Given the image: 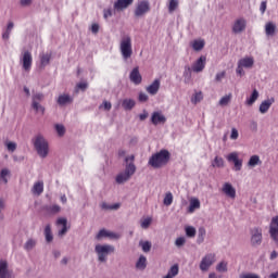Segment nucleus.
<instances>
[{
	"label": "nucleus",
	"instance_id": "nucleus-1",
	"mask_svg": "<svg viewBox=\"0 0 278 278\" xmlns=\"http://www.w3.org/2000/svg\"><path fill=\"white\" fill-rule=\"evenodd\" d=\"M134 160H136V156L134 154L125 157L126 167L124 172L119 173L116 176V184H125V181H129L132 175L136 174V164H134Z\"/></svg>",
	"mask_w": 278,
	"mask_h": 278
},
{
	"label": "nucleus",
	"instance_id": "nucleus-2",
	"mask_svg": "<svg viewBox=\"0 0 278 278\" xmlns=\"http://www.w3.org/2000/svg\"><path fill=\"white\" fill-rule=\"evenodd\" d=\"M170 162V152L162 149L160 152L152 154L148 161L149 166L152 168H163Z\"/></svg>",
	"mask_w": 278,
	"mask_h": 278
},
{
	"label": "nucleus",
	"instance_id": "nucleus-3",
	"mask_svg": "<svg viewBox=\"0 0 278 278\" xmlns=\"http://www.w3.org/2000/svg\"><path fill=\"white\" fill-rule=\"evenodd\" d=\"M34 148L36 149L39 157H47L49 155V142H47V139L42 135H37L33 139Z\"/></svg>",
	"mask_w": 278,
	"mask_h": 278
},
{
	"label": "nucleus",
	"instance_id": "nucleus-4",
	"mask_svg": "<svg viewBox=\"0 0 278 278\" xmlns=\"http://www.w3.org/2000/svg\"><path fill=\"white\" fill-rule=\"evenodd\" d=\"M119 51L123 60H129L134 55V49L131 47V37L129 35H124L119 41Z\"/></svg>",
	"mask_w": 278,
	"mask_h": 278
},
{
	"label": "nucleus",
	"instance_id": "nucleus-5",
	"mask_svg": "<svg viewBox=\"0 0 278 278\" xmlns=\"http://www.w3.org/2000/svg\"><path fill=\"white\" fill-rule=\"evenodd\" d=\"M94 251L98 255V260L103 263L108 262V255H110V253H114L115 249L114 245L110 244H97Z\"/></svg>",
	"mask_w": 278,
	"mask_h": 278
},
{
	"label": "nucleus",
	"instance_id": "nucleus-6",
	"mask_svg": "<svg viewBox=\"0 0 278 278\" xmlns=\"http://www.w3.org/2000/svg\"><path fill=\"white\" fill-rule=\"evenodd\" d=\"M215 262H216L215 253L205 254L200 263V270H202L203 273H206V270H210V267L213 266Z\"/></svg>",
	"mask_w": 278,
	"mask_h": 278
},
{
	"label": "nucleus",
	"instance_id": "nucleus-7",
	"mask_svg": "<svg viewBox=\"0 0 278 278\" xmlns=\"http://www.w3.org/2000/svg\"><path fill=\"white\" fill-rule=\"evenodd\" d=\"M250 235H251V245L252 247H260L262 244L263 236H262V228L260 227H254L250 229Z\"/></svg>",
	"mask_w": 278,
	"mask_h": 278
},
{
	"label": "nucleus",
	"instance_id": "nucleus-8",
	"mask_svg": "<svg viewBox=\"0 0 278 278\" xmlns=\"http://www.w3.org/2000/svg\"><path fill=\"white\" fill-rule=\"evenodd\" d=\"M148 12H151V3L148 0L140 1L135 9V16L140 18V16H144Z\"/></svg>",
	"mask_w": 278,
	"mask_h": 278
},
{
	"label": "nucleus",
	"instance_id": "nucleus-9",
	"mask_svg": "<svg viewBox=\"0 0 278 278\" xmlns=\"http://www.w3.org/2000/svg\"><path fill=\"white\" fill-rule=\"evenodd\" d=\"M0 278H14V271L10 269L8 261H0Z\"/></svg>",
	"mask_w": 278,
	"mask_h": 278
},
{
	"label": "nucleus",
	"instance_id": "nucleus-10",
	"mask_svg": "<svg viewBox=\"0 0 278 278\" xmlns=\"http://www.w3.org/2000/svg\"><path fill=\"white\" fill-rule=\"evenodd\" d=\"M207 62V58L205 55H201L193 64L192 71L193 73H203L205 68V64Z\"/></svg>",
	"mask_w": 278,
	"mask_h": 278
},
{
	"label": "nucleus",
	"instance_id": "nucleus-11",
	"mask_svg": "<svg viewBox=\"0 0 278 278\" xmlns=\"http://www.w3.org/2000/svg\"><path fill=\"white\" fill-rule=\"evenodd\" d=\"M244 29H247V20L244 17L236 20L232 25V34H242Z\"/></svg>",
	"mask_w": 278,
	"mask_h": 278
},
{
	"label": "nucleus",
	"instance_id": "nucleus-12",
	"mask_svg": "<svg viewBox=\"0 0 278 278\" xmlns=\"http://www.w3.org/2000/svg\"><path fill=\"white\" fill-rule=\"evenodd\" d=\"M227 161L233 162L235 164L233 170L236 172L242 170V160L238 159V152H231L230 154H228Z\"/></svg>",
	"mask_w": 278,
	"mask_h": 278
},
{
	"label": "nucleus",
	"instance_id": "nucleus-13",
	"mask_svg": "<svg viewBox=\"0 0 278 278\" xmlns=\"http://www.w3.org/2000/svg\"><path fill=\"white\" fill-rule=\"evenodd\" d=\"M129 79L135 86H140V84H142V75H140V70L138 67L132 68L129 74Z\"/></svg>",
	"mask_w": 278,
	"mask_h": 278
},
{
	"label": "nucleus",
	"instance_id": "nucleus-14",
	"mask_svg": "<svg viewBox=\"0 0 278 278\" xmlns=\"http://www.w3.org/2000/svg\"><path fill=\"white\" fill-rule=\"evenodd\" d=\"M134 3V0H117L114 2V10L117 12H123V10H127L129 5Z\"/></svg>",
	"mask_w": 278,
	"mask_h": 278
},
{
	"label": "nucleus",
	"instance_id": "nucleus-15",
	"mask_svg": "<svg viewBox=\"0 0 278 278\" xmlns=\"http://www.w3.org/2000/svg\"><path fill=\"white\" fill-rule=\"evenodd\" d=\"M222 191L229 199H236V188H233V186L231 184L225 182L223 188H222Z\"/></svg>",
	"mask_w": 278,
	"mask_h": 278
},
{
	"label": "nucleus",
	"instance_id": "nucleus-16",
	"mask_svg": "<svg viewBox=\"0 0 278 278\" xmlns=\"http://www.w3.org/2000/svg\"><path fill=\"white\" fill-rule=\"evenodd\" d=\"M277 34V24L274 22H267L265 24V35L267 38H273Z\"/></svg>",
	"mask_w": 278,
	"mask_h": 278
},
{
	"label": "nucleus",
	"instance_id": "nucleus-17",
	"mask_svg": "<svg viewBox=\"0 0 278 278\" xmlns=\"http://www.w3.org/2000/svg\"><path fill=\"white\" fill-rule=\"evenodd\" d=\"M160 86H161V81H160V79L156 78L153 80V83L150 86H148L146 88V90L149 94H152V97H153L157 92H160Z\"/></svg>",
	"mask_w": 278,
	"mask_h": 278
},
{
	"label": "nucleus",
	"instance_id": "nucleus-18",
	"mask_svg": "<svg viewBox=\"0 0 278 278\" xmlns=\"http://www.w3.org/2000/svg\"><path fill=\"white\" fill-rule=\"evenodd\" d=\"M151 123L154 125H164L166 123V116L160 112H154L151 116Z\"/></svg>",
	"mask_w": 278,
	"mask_h": 278
},
{
	"label": "nucleus",
	"instance_id": "nucleus-19",
	"mask_svg": "<svg viewBox=\"0 0 278 278\" xmlns=\"http://www.w3.org/2000/svg\"><path fill=\"white\" fill-rule=\"evenodd\" d=\"M22 62H23L24 71H29V68H31V62H33L31 52L29 51L24 52Z\"/></svg>",
	"mask_w": 278,
	"mask_h": 278
},
{
	"label": "nucleus",
	"instance_id": "nucleus-20",
	"mask_svg": "<svg viewBox=\"0 0 278 278\" xmlns=\"http://www.w3.org/2000/svg\"><path fill=\"white\" fill-rule=\"evenodd\" d=\"M273 103H275V98H270V99L263 101L260 105L261 114H266V112H268V110H270V105H273Z\"/></svg>",
	"mask_w": 278,
	"mask_h": 278
},
{
	"label": "nucleus",
	"instance_id": "nucleus-21",
	"mask_svg": "<svg viewBox=\"0 0 278 278\" xmlns=\"http://www.w3.org/2000/svg\"><path fill=\"white\" fill-rule=\"evenodd\" d=\"M239 66H243V68H252L253 64H255V60L253 58H243L238 62Z\"/></svg>",
	"mask_w": 278,
	"mask_h": 278
},
{
	"label": "nucleus",
	"instance_id": "nucleus-22",
	"mask_svg": "<svg viewBox=\"0 0 278 278\" xmlns=\"http://www.w3.org/2000/svg\"><path fill=\"white\" fill-rule=\"evenodd\" d=\"M201 208V201L199 199L194 198L190 200L188 213L192 214L194 210H200Z\"/></svg>",
	"mask_w": 278,
	"mask_h": 278
},
{
	"label": "nucleus",
	"instance_id": "nucleus-23",
	"mask_svg": "<svg viewBox=\"0 0 278 278\" xmlns=\"http://www.w3.org/2000/svg\"><path fill=\"white\" fill-rule=\"evenodd\" d=\"M122 108L126 111L134 110L136 108V101L134 99H124L122 101Z\"/></svg>",
	"mask_w": 278,
	"mask_h": 278
},
{
	"label": "nucleus",
	"instance_id": "nucleus-24",
	"mask_svg": "<svg viewBox=\"0 0 278 278\" xmlns=\"http://www.w3.org/2000/svg\"><path fill=\"white\" fill-rule=\"evenodd\" d=\"M177 275H179V265L175 264L169 268L167 275L164 276L163 278H174L177 277Z\"/></svg>",
	"mask_w": 278,
	"mask_h": 278
},
{
	"label": "nucleus",
	"instance_id": "nucleus-25",
	"mask_svg": "<svg viewBox=\"0 0 278 278\" xmlns=\"http://www.w3.org/2000/svg\"><path fill=\"white\" fill-rule=\"evenodd\" d=\"M262 164V160H260V155H252L248 162V166L250 168H255V166H260Z\"/></svg>",
	"mask_w": 278,
	"mask_h": 278
},
{
	"label": "nucleus",
	"instance_id": "nucleus-26",
	"mask_svg": "<svg viewBox=\"0 0 278 278\" xmlns=\"http://www.w3.org/2000/svg\"><path fill=\"white\" fill-rule=\"evenodd\" d=\"M56 103L60 105H66V103H73V98L68 94H61L59 96Z\"/></svg>",
	"mask_w": 278,
	"mask_h": 278
},
{
	"label": "nucleus",
	"instance_id": "nucleus-27",
	"mask_svg": "<svg viewBox=\"0 0 278 278\" xmlns=\"http://www.w3.org/2000/svg\"><path fill=\"white\" fill-rule=\"evenodd\" d=\"M182 76L185 78V84H189V81H191V79H192V67H190V65L185 66V71H184Z\"/></svg>",
	"mask_w": 278,
	"mask_h": 278
},
{
	"label": "nucleus",
	"instance_id": "nucleus-28",
	"mask_svg": "<svg viewBox=\"0 0 278 278\" xmlns=\"http://www.w3.org/2000/svg\"><path fill=\"white\" fill-rule=\"evenodd\" d=\"M50 62H51V53L40 54V64L42 68H45V66H49Z\"/></svg>",
	"mask_w": 278,
	"mask_h": 278
},
{
	"label": "nucleus",
	"instance_id": "nucleus-29",
	"mask_svg": "<svg viewBox=\"0 0 278 278\" xmlns=\"http://www.w3.org/2000/svg\"><path fill=\"white\" fill-rule=\"evenodd\" d=\"M205 235H206V230L204 227H200L198 229V239H197V243L198 244H203V242H205Z\"/></svg>",
	"mask_w": 278,
	"mask_h": 278
},
{
	"label": "nucleus",
	"instance_id": "nucleus-30",
	"mask_svg": "<svg viewBox=\"0 0 278 278\" xmlns=\"http://www.w3.org/2000/svg\"><path fill=\"white\" fill-rule=\"evenodd\" d=\"M136 268L139 270H144L147 268V256L140 255L139 260L136 263Z\"/></svg>",
	"mask_w": 278,
	"mask_h": 278
},
{
	"label": "nucleus",
	"instance_id": "nucleus-31",
	"mask_svg": "<svg viewBox=\"0 0 278 278\" xmlns=\"http://www.w3.org/2000/svg\"><path fill=\"white\" fill-rule=\"evenodd\" d=\"M45 210L46 212H48V214H60V211L62 208L60 207V205L53 204V205H46Z\"/></svg>",
	"mask_w": 278,
	"mask_h": 278
},
{
	"label": "nucleus",
	"instance_id": "nucleus-32",
	"mask_svg": "<svg viewBox=\"0 0 278 278\" xmlns=\"http://www.w3.org/2000/svg\"><path fill=\"white\" fill-rule=\"evenodd\" d=\"M269 235L271 240H274L275 244L278 247V228L274 226H269Z\"/></svg>",
	"mask_w": 278,
	"mask_h": 278
},
{
	"label": "nucleus",
	"instance_id": "nucleus-33",
	"mask_svg": "<svg viewBox=\"0 0 278 278\" xmlns=\"http://www.w3.org/2000/svg\"><path fill=\"white\" fill-rule=\"evenodd\" d=\"M36 244H38L36 239H28L24 244V249L25 251H33L36 248Z\"/></svg>",
	"mask_w": 278,
	"mask_h": 278
},
{
	"label": "nucleus",
	"instance_id": "nucleus-34",
	"mask_svg": "<svg viewBox=\"0 0 278 278\" xmlns=\"http://www.w3.org/2000/svg\"><path fill=\"white\" fill-rule=\"evenodd\" d=\"M256 99H260V92L257 91V89H254L251 97L245 101L247 105H253Z\"/></svg>",
	"mask_w": 278,
	"mask_h": 278
},
{
	"label": "nucleus",
	"instance_id": "nucleus-35",
	"mask_svg": "<svg viewBox=\"0 0 278 278\" xmlns=\"http://www.w3.org/2000/svg\"><path fill=\"white\" fill-rule=\"evenodd\" d=\"M10 169L8 168H2L0 172V179L2 182L8 184V179H10Z\"/></svg>",
	"mask_w": 278,
	"mask_h": 278
},
{
	"label": "nucleus",
	"instance_id": "nucleus-36",
	"mask_svg": "<svg viewBox=\"0 0 278 278\" xmlns=\"http://www.w3.org/2000/svg\"><path fill=\"white\" fill-rule=\"evenodd\" d=\"M45 191V184L43 182H36L33 187L34 194H42Z\"/></svg>",
	"mask_w": 278,
	"mask_h": 278
},
{
	"label": "nucleus",
	"instance_id": "nucleus-37",
	"mask_svg": "<svg viewBox=\"0 0 278 278\" xmlns=\"http://www.w3.org/2000/svg\"><path fill=\"white\" fill-rule=\"evenodd\" d=\"M45 237L47 242H53V232H51V225H47L45 228Z\"/></svg>",
	"mask_w": 278,
	"mask_h": 278
},
{
	"label": "nucleus",
	"instance_id": "nucleus-38",
	"mask_svg": "<svg viewBox=\"0 0 278 278\" xmlns=\"http://www.w3.org/2000/svg\"><path fill=\"white\" fill-rule=\"evenodd\" d=\"M231 97L232 94L231 93H228L227 96H224L218 104L222 106V108H225L226 105H229V103H231Z\"/></svg>",
	"mask_w": 278,
	"mask_h": 278
},
{
	"label": "nucleus",
	"instance_id": "nucleus-39",
	"mask_svg": "<svg viewBox=\"0 0 278 278\" xmlns=\"http://www.w3.org/2000/svg\"><path fill=\"white\" fill-rule=\"evenodd\" d=\"M212 166L217 168H223L225 166V160H223V157L220 156H215L212 163Z\"/></svg>",
	"mask_w": 278,
	"mask_h": 278
},
{
	"label": "nucleus",
	"instance_id": "nucleus-40",
	"mask_svg": "<svg viewBox=\"0 0 278 278\" xmlns=\"http://www.w3.org/2000/svg\"><path fill=\"white\" fill-rule=\"evenodd\" d=\"M45 101V93H34L31 98V103H42Z\"/></svg>",
	"mask_w": 278,
	"mask_h": 278
},
{
	"label": "nucleus",
	"instance_id": "nucleus-41",
	"mask_svg": "<svg viewBox=\"0 0 278 278\" xmlns=\"http://www.w3.org/2000/svg\"><path fill=\"white\" fill-rule=\"evenodd\" d=\"M139 247H141L143 253H149L152 244L150 241H139Z\"/></svg>",
	"mask_w": 278,
	"mask_h": 278
},
{
	"label": "nucleus",
	"instance_id": "nucleus-42",
	"mask_svg": "<svg viewBox=\"0 0 278 278\" xmlns=\"http://www.w3.org/2000/svg\"><path fill=\"white\" fill-rule=\"evenodd\" d=\"M203 47H205V41H203V40H194L192 42V49L194 51H201L203 49Z\"/></svg>",
	"mask_w": 278,
	"mask_h": 278
},
{
	"label": "nucleus",
	"instance_id": "nucleus-43",
	"mask_svg": "<svg viewBox=\"0 0 278 278\" xmlns=\"http://www.w3.org/2000/svg\"><path fill=\"white\" fill-rule=\"evenodd\" d=\"M119 208H121V204H118V203L110 205V204L103 202L101 204V210H105V211H108V210H119Z\"/></svg>",
	"mask_w": 278,
	"mask_h": 278
},
{
	"label": "nucleus",
	"instance_id": "nucleus-44",
	"mask_svg": "<svg viewBox=\"0 0 278 278\" xmlns=\"http://www.w3.org/2000/svg\"><path fill=\"white\" fill-rule=\"evenodd\" d=\"M203 101V92H197L192 98H191V103L197 105V103H201Z\"/></svg>",
	"mask_w": 278,
	"mask_h": 278
},
{
	"label": "nucleus",
	"instance_id": "nucleus-45",
	"mask_svg": "<svg viewBox=\"0 0 278 278\" xmlns=\"http://www.w3.org/2000/svg\"><path fill=\"white\" fill-rule=\"evenodd\" d=\"M186 231V236H188V238H194V236H197V229L192 226H187L185 228Z\"/></svg>",
	"mask_w": 278,
	"mask_h": 278
},
{
	"label": "nucleus",
	"instance_id": "nucleus-46",
	"mask_svg": "<svg viewBox=\"0 0 278 278\" xmlns=\"http://www.w3.org/2000/svg\"><path fill=\"white\" fill-rule=\"evenodd\" d=\"M177 8H179V1L178 0H170L169 5H168V12L170 14H173V12H175V10H177Z\"/></svg>",
	"mask_w": 278,
	"mask_h": 278
},
{
	"label": "nucleus",
	"instance_id": "nucleus-47",
	"mask_svg": "<svg viewBox=\"0 0 278 278\" xmlns=\"http://www.w3.org/2000/svg\"><path fill=\"white\" fill-rule=\"evenodd\" d=\"M109 230L105 228H102L96 236V240H103V238H108Z\"/></svg>",
	"mask_w": 278,
	"mask_h": 278
},
{
	"label": "nucleus",
	"instance_id": "nucleus-48",
	"mask_svg": "<svg viewBox=\"0 0 278 278\" xmlns=\"http://www.w3.org/2000/svg\"><path fill=\"white\" fill-rule=\"evenodd\" d=\"M79 90H81V92H86V90H88V83H78L75 87V91L79 92Z\"/></svg>",
	"mask_w": 278,
	"mask_h": 278
},
{
	"label": "nucleus",
	"instance_id": "nucleus-49",
	"mask_svg": "<svg viewBox=\"0 0 278 278\" xmlns=\"http://www.w3.org/2000/svg\"><path fill=\"white\" fill-rule=\"evenodd\" d=\"M31 108L33 110H35V112H40L41 114H45V106H42L40 102L31 103Z\"/></svg>",
	"mask_w": 278,
	"mask_h": 278
},
{
	"label": "nucleus",
	"instance_id": "nucleus-50",
	"mask_svg": "<svg viewBox=\"0 0 278 278\" xmlns=\"http://www.w3.org/2000/svg\"><path fill=\"white\" fill-rule=\"evenodd\" d=\"M164 205H173V193L168 192L166 193L164 200H163Z\"/></svg>",
	"mask_w": 278,
	"mask_h": 278
},
{
	"label": "nucleus",
	"instance_id": "nucleus-51",
	"mask_svg": "<svg viewBox=\"0 0 278 278\" xmlns=\"http://www.w3.org/2000/svg\"><path fill=\"white\" fill-rule=\"evenodd\" d=\"M216 270L218 273H227V263L226 262H220L219 264H217Z\"/></svg>",
	"mask_w": 278,
	"mask_h": 278
},
{
	"label": "nucleus",
	"instance_id": "nucleus-52",
	"mask_svg": "<svg viewBox=\"0 0 278 278\" xmlns=\"http://www.w3.org/2000/svg\"><path fill=\"white\" fill-rule=\"evenodd\" d=\"M5 147H7L8 151H10L11 153H14V151H16V142L7 141Z\"/></svg>",
	"mask_w": 278,
	"mask_h": 278
},
{
	"label": "nucleus",
	"instance_id": "nucleus-53",
	"mask_svg": "<svg viewBox=\"0 0 278 278\" xmlns=\"http://www.w3.org/2000/svg\"><path fill=\"white\" fill-rule=\"evenodd\" d=\"M55 131L58 132L59 136H64V134H66V128H64V125L62 124H56Z\"/></svg>",
	"mask_w": 278,
	"mask_h": 278
},
{
	"label": "nucleus",
	"instance_id": "nucleus-54",
	"mask_svg": "<svg viewBox=\"0 0 278 278\" xmlns=\"http://www.w3.org/2000/svg\"><path fill=\"white\" fill-rule=\"evenodd\" d=\"M151 222H152V219L150 217L141 219V228L149 229V227L151 226Z\"/></svg>",
	"mask_w": 278,
	"mask_h": 278
},
{
	"label": "nucleus",
	"instance_id": "nucleus-55",
	"mask_svg": "<svg viewBox=\"0 0 278 278\" xmlns=\"http://www.w3.org/2000/svg\"><path fill=\"white\" fill-rule=\"evenodd\" d=\"M184 244H186V238L179 237V238L176 239V241H175L176 247H178V248L184 247Z\"/></svg>",
	"mask_w": 278,
	"mask_h": 278
},
{
	"label": "nucleus",
	"instance_id": "nucleus-56",
	"mask_svg": "<svg viewBox=\"0 0 278 278\" xmlns=\"http://www.w3.org/2000/svg\"><path fill=\"white\" fill-rule=\"evenodd\" d=\"M108 238H110L111 240H119L121 236L118 233H116V232H113V231L109 230Z\"/></svg>",
	"mask_w": 278,
	"mask_h": 278
},
{
	"label": "nucleus",
	"instance_id": "nucleus-57",
	"mask_svg": "<svg viewBox=\"0 0 278 278\" xmlns=\"http://www.w3.org/2000/svg\"><path fill=\"white\" fill-rule=\"evenodd\" d=\"M139 101L141 103H147V101H149V96H147V93H144V92H140L139 93Z\"/></svg>",
	"mask_w": 278,
	"mask_h": 278
},
{
	"label": "nucleus",
	"instance_id": "nucleus-58",
	"mask_svg": "<svg viewBox=\"0 0 278 278\" xmlns=\"http://www.w3.org/2000/svg\"><path fill=\"white\" fill-rule=\"evenodd\" d=\"M226 72L217 73L215 76V81L220 83L225 79Z\"/></svg>",
	"mask_w": 278,
	"mask_h": 278
},
{
	"label": "nucleus",
	"instance_id": "nucleus-59",
	"mask_svg": "<svg viewBox=\"0 0 278 278\" xmlns=\"http://www.w3.org/2000/svg\"><path fill=\"white\" fill-rule=\"evenodd\" d=\"M56 225H62V227H66V225H68V220L64 217H60L58 220H56Z\"/></svg>",
	"mask_w": 278,
	"mask_h": 278
},
{
	"label": "nucleus",
	"instance_id": "nucleus-60",
	"mask_svg": "<svg viewBox=\"0 0 278 278\" xmlns=\"http://www.w3.org/2000/svg\"><path fill=\"white\" fill-rule=\"evenodd\" d=\"M238 136H239L238 129L232 128L231 129V135H230V140H238Z\"/></svg>",
	"mask_w": 278,
	"mask_h": 278
},
{
	"label": "nucleus",
	"instance_id": "nucleus-61",
	"mask_svg": "<svg viewBox=\"0 0 278 278\" xmlns=\"http://www.w3.org/2000/svg\"><path fill=\"white\" fill-rule=\"evenodd\" d=\"M91 31L93 33V34H99V29H100V26H99V24H97V23H93L92 25H91Z\"/></svg>",
	"mask_w": 278,
	"mask_h": 278
},
{
	"label": "nucleus",
	"instance_id": "nucleus-62",
	"mask_svg": "<svg viewBox=\"0 0 278 278\" xmlns=\"http://www.w3.org/2000/svg\"><path fill=\"white\" fill-rule=\"evenodd\" d=\"M103 108L106 112H110V110H112V103L109 101H104L103 102Z\"/></svg>",
	"mask_w": 278,
	"mask_h": 278
},
{
	"label": "nucleus",
	"instance_id": "nucleus-63",
	"mask_svg": "<svg viewBox=\"0 0 278 278\" xmlns=\"http://www.w3.org/2000/svg\"><path fill=\"white\" fill-rule=\"evenodd\" d=\"M269 227H277L278 228V216L271 218V223Z\"/></svg>",
	"mask_w": 278,
	"mask_h": 278
},
{
	"label": "nucleus",
	"instance_id": "nucleus-64",
	"mask_svg": "<svg viewBox=\"0 0 278 278\" xmlns=\"http://www.w3.org/2000/svg\"><path fill=\"white\" fill-rule=\"evenodd\" d=\"M104 18H108L109 16H112V9H104Z\"/></svg>",
	"mask_w": 278,
	"mask_h": 278
}]
</instances>
